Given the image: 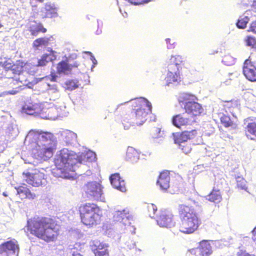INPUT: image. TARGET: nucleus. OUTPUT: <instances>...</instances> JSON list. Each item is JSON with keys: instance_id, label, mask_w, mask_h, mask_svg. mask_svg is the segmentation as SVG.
I'll list each match as a JSON object with an SVG mask.
<instances>
[{"instance_id": "nucleus-1", "label": "nucleus", "mask_w": 256, "mask_h": 256, "mask_svg": "<svg viewBox=\"0 0 256 256\" xmlns=\"http://www.w3.org/2000/svg\"><path fill=\"white\" fill-rule=\"evenodd\" d=\"M60 226L54 216H35L27 220V232L46 242L56 241L60 236Z\"/></svg>"}, {"instance_id": "nucleus-13", "label": "nucleus", "mask_w": 256, "mask_h": 256, "mask_svg": "<svg viewBox=\"0 0 256 256\" xmlns=\"http://www.w3.org/2000/svg\"><path fill=\"white\" fill-rule=\"evenodd\" d=\"M243 74L251 82H256V62L246 60L244 64Z\"/></svg>"}, {"instance_id": "nucleus-28", "label": "nucleus", "mask_w": 256, "mask_h": 256, "mask_svg": "<svg viewBox=\"0 0 256 256\" xmlns=\"http://www.w3.org/2000/svg\"><path fill=\"white\" fill-rule=\"evenodd\" d=\"M221 124L226 128L236 129L238 128V124L230 118V116L226 114H223L220 118Z\"/></svg>"}, {"instance_id": "nucleus-33", "label": "nucleus", "mask_w": 256, "mask_h": 256, "mask_svg": "<svg viewBox=\"0 0 256 256\" xmlns=\"http://www.w3.org/2000/svg\"><path fill=\"white\" fill-rule=\"evenodd\" d=\"M13 62L10 58H3L0 59V66L6 70H10Z\"/></svg>"}, {"instance_id": "nucleus-40", "label": "nucleus", "mask_w": 256, "mask_h": 256, "mask_svg": "<svg viewBox=\"0 0 256 256\" xmlns=\"http://www.w3.org/2000/svg\"><path fill=\"white\" fill-rule=\"evenodd\" d=\"M147 209L150 216H153L157 211V207L152 204H149L147 206Z\"/></svg>"}, {"instance_id": "nucleus-29", "label": "nucleus", "mask_w": 256, "mask_h": 256, "mask_svg": "<svg viewBox=\"0 0 256 256\" xmlns=\"http://www.w3.org/2000/svg\"><path fill=\"white\" fill-rule=\"evenodd\" d=\"M26 66L22 60H16L15 62H12V66L10 70L13 74L20 75L24 71V68Z\"/></svg>"}, {"instance_id": "nucleus-20", "label": "nucleus", "mask_w": 256, "mask_h": 256, "mask_svg": "<svg viewBox=\"0 0 256 256\" xmlns=\"http://www.w3.org/2000/svg\"><path fill=\"white\" fill-rule=\"evenodd\" d=\"M170 172L164 170L161 172L157 180V184L162 190H167L170 188Z\"/></svg>"}, {"instance_id": "nucleus-37", "label": "nucleus", "mask_w": 256, "mask_h": 256, "mask_svg": "<svg viewBox=\"0 0 256 256\" xmlns=\"http://www.w3.org/2000/svg\"><path fill=\"white\" fill-rule=\"evenodd\" d=\"M245 42L246 46L256 48V38L254 36H248L245 39Z\"/></svg>"}, {"instance_id": "nucleus-6", "label": "nucleus", "mask_w": 256, "mask_h": 256, "mask_svg": "<svg viewBox=\"0 0 256 256\" xmlns=\"http://www.w3.org/2000/svg\"><path fill=\"white\" fill-rule=\"evenodd\" d=\"M178 100L186 112L192 117L196 118L204 114V110L202 104L197 102L198 99L195 95L182 93L178 96Z\"/></svg>"}, {"instance_id": "nucleus-8", "label": "nucleus", "mask_w": 256, "mask_h": 256, "mask_svg": "<svg viewBox=\"0 0 256 256\" xmlns=\"http://www.w3.org/2000/svg\"><path fill=\"white\" fill-rule=\"evenodd\" d=\"M42 138L44 141H49V143L44 144V146L38 150V156L44 160H46L52 158L54 151L56 149V140L54 136L48 132H42Z\"/></svg>"}, {"instance_id": "nucleus-7", "label": "nucleus", "mask_w": 256, "mask_h": 256, "mask_svg": "<svg viewBox=\"0 0 256 256\" xmlns=\"http://www.w3.org/2000/svg\"><path fill=\"white\" fill-rule=\"evenodd\" d=\"M103 188L100 182H89L83 186L82 190L88 200L104 202Z\"/></svg>"}, {"instance_id": "nucleus-41", "label": "nucleus", "mask_w": 256, "mask_h": 256, "mask_svg": "<svg viewBox=\"0 0 256 256\" xmlns=\"http://www.w3.org/2000/svg\"><path fill=\"white\" fill-rule=\"evenodd\" d=\"M236 256H256L254 254L248 252L246 250H240L237 252Z\"/></svg>"}, {"instance_id": "nucleus-5", "label": "nucleus", "mask_w": 256, "mask_h": 256, "mask_svg": "<svg viewBox=\"0 0 256 256\" xmlns=\"http://www.w3.org/2000/svg\"><path fill=\"white\" fill-rule=\"evenodd\" d=\"M80 222L88 228L100 224L102 221V214L100 207L93 202L81 204L78 208Z\"/></svg>"}, {"instance_id": "nucleus-9", "label": "nucleus", "mask_w": 256, "mask_h": 256, "mask_svg": "<svg viewBox=\"0 0 256 256\" xmlns=\"http://www.w3.org/2000/svg\"><path fill=\"white\" fill-rule=\"evenodd\" d=\"M23 175L26 178V182L34 187L42 186L46 181L44 174L39 170H36L34 173L24 172Z\"/></svg>"}, {"instance_id": "nucleus-48", "label": "nucleus", "mask_w": 256, "mask_h": 256, "mask_svg": "<svg viewBox=\"0 0 256 256\" xmlns=\"http://www.w3.org/2000/svg\"><path fill=\"white\" fill-rule=\"evenodd\" d=\"M166 44H169V46L168 45V48H174L172 46V44H171V42H170L171 40H170V39L167 38V39H166Z\"/></svg>"}, {"instance_id": "nucleus-25", "label": "nucleus", "mask_w": 256, "mask_h": 256, "mask_svg": "<svg viewBox=\"0 0 256 256\" xmlns=\"http://www.w3.org/2000/svg\"><path fill=\"white\" fill-rule=\"evenodd\" d=\"M190 122L189 118L185 117L184 114H180L174 115L172 118V124L178 128L187 126Z\"/></svg>"}, {"instance_id": "nucleus-32", "label": "nucleus", "mask_w": 256, "mask_h": 256, "mask_svg": "<svg viewBox=\"0 0 256 256\" xmlns=\"http://www.w3.org/2000/svg\"><path fill=\"white\" fill-rule=\"evenodd\" d=\"M36 106L32 104H25L22 108L24 112L28 114H34L36 113Z\"/></svg>"}, {"instance_id": "nucleus-26", "label": "nucleus", "mask_w": 256, "mask_h": 256, "mask_svg": "<svg viewBox=\"0 0 256 256\" xmlns=\"http://www.w3.org/2000/svg\"><path fill=\"white\" fill-rule=\"evenodd\" d=\"M184 62V58L182 56L180 55L172 56L166 65L170 69L176 68L177 70H179L180 66Z\"/></svg>"}, {"instance_id": "nucleus-22", "label": "nucleus", "mask_w": 256, "mask_h": 256, "mask_svg": "<svg viewBox=\"0 0 256 256\" xmlns=\"http://www.w3.org/2000/svg\"><path fill=\"white\" fill-rule=\"evenodd\" d=\"M168 74L165 78V80L168 85L174 82H178L180 80V76L179 70L176 68L170 69L167 66Z\"/></svg>"}, {"instance_id": "nucleus-23", "label": "nucleus", "mask_w": 256, "mask_h": 256, "mask_svg": "<svg viewBox=\"0 0 256 256\" xmlns=\"http://www.w3.org/2000/svg\"><path fill=\"white\" fill-rule=\"evenodd\" d=\"M40 15L42 18H52L57 16L56 9L54 6L46 4L41 9Z\"/></svg>"}, {"instance_id": "nucleus-31", "label": "nucleus", "mask_w": 256, "mask_h": 256, "mask_svg": "<svg viewBox=\"0 0 256 256\" xmlns=\"http://www.w3.org/2000/svg\"><path fill=\"white\" fill-rule=\"evenodd\" d=\"M222 199L220 190L214 188L208 196V200L214 202H219Z\"/></svg>"}, {"instance_id": "nucleus-38", "label": "nucleus", "mask_w": 256, "mask_h": 256, "mask_svg": "<svg viewBox=\"0 0 256 256\" xmlns=\"http://www.w3.org/2000/svg\"><path fill=\"white\" fill-rule=\"evenodd\" d=\"M178 146L181 150L185 154L190 153L192 149L191 144L188 142L181 144H180L178 145Z\"/></svg>"}, {"instance_id": "nucleus-43", "label": "nucleus", "mask_w": 256, "mask_h": 256, "mask_svg": "<svg viewBox=\"0 0 256 256\" xmlns=\"http://www.w3.org/2000/svg\"><path fill=\"white\" fill-rule=\"evenodd\" d=\"M248 31V32H252L254 34H256V20L252 22Z\"/></svg>"}, {"instance_id": "nucleus-19", "label": "nucleus", "mask_w": 256, "mask_h": 256, "mask_svg": "<svg viewBox=\"0 0 256 256\" xmlns=\"http://www.w3.org/2000/svg\"><path fill=\"white\" fill-rule=\"evenodd\" d=\"M110 181L113 187L122 192L126 191L124 180L118 174H114L110 176Z\"/></svg>"}, {"instance_id": "nucleus-18", "label": "nucleus", "mask_w": 256, "mask_h": 256, "mask_svg": "<svg viewBox=\"0 0 256 256\" xmlns=\"http://www.w3.org/2000/svg\"><path fill=\"white\" fill-rule=\"evenodd\" d=\"M91 246L95 256H110L108 244L96 242Z\"/></svg>"}, {"instance_id": "nucleus-49", "label": "nucleus", "mask_w": 256, "mask_h": 256, "mask_svg": "<svg viewBox=\"0 0 256 256\" xmlns=\"http://www.w3.org/2000/svg\"><path fill=\"white\" fill-rule=\"evenodd\" d=\"M252 238L254 240H256V226L252 230Z\"/></svg>"}, {"instance_id": "nucleus-27", "label": "nucleus", "mask_w": 256, "mask_h": 256, "mask_svg": "<svg viewBox=\"0 0 256 256\" xmlns=\"http://www.w3.org/2000/svg\"><path fill=\"white\" fill-rule=\"evenodd\" d=\"M140 155V153L136 149L128 147L126 152V160L131 163H135L138 160Z\"/></svg>"}, {"instance_id": "nucleus-24", "label": "nucleus", "mask_w": 256, "mask_h": 256, "mask_svg": "<svg viewBox=\"0 0 256 256\" xmlns=\"http://www.w3.org/2000/svg\"><path fill=\"white\" fill-rule=\"evenodd\" d=\"M48 51L50 54H44L38 60L37 66H46L49 62H52L56 59V52L52 48H48Z\"/></svg>"}, {"instance_id": "nucleus-51", "label": "nucleus", "mask_w": 256, "mask_h": 256, "mask_svg": "<svg viewBox=\"0 0 256 256\" xmlns=\"http://www.w3.org/2000/svg\"><path fill=\"white\" fill-rule=\"evenodd\" d=\"M52 81H56V76H53L52 79Z\"/></svg>"}, {"instance_id": "nucleus-4", "label": "nucleus", "mask_w": 256, "mask_h": 256, "mask_svg": "<svg viewBox=\"0 0 256 256\" xmlns=\"http://www.w3.org/2000/svg\"><path fill=\"white\" fill-rule=\"evenodd\" d=\"M88 156L82 153L78 155L68 148H62L56 155L54 164L57 170L62 174L73 170V167L77 164L84 162Z\"/></svg>"}, {"instance_id": "nucleus-12", "label": "nucleus", "mask_w": 256, "mask_h": 256, "mask_svg": "<svg viewBox=\"0 0 256 256\" xmlns=\"http://www.w3.org/2000/svg\"><path fill=\"white\" fill-rule=\"evenodd\" d=\"M244 122L246 125L244 128L246 136L248 139L256 141V118L248 117Z\"/></svg>"}, {"instance_id": "nucleus-15", "label": "nucleus", "mask_w": 256, "mask_h": 256, "mask_svg": "<svg viewBox=\"0 0 256 256\" xmlns=\"http://www.w3.org/2000/svg\"><path fill=\"white\" fill-rule=\"evenodd\" d=\"M79 64L75 62L72 64L69 63V59L68 58L58 63L56 66L57 73L60 74H71L72 70L77 68Z\"/></svg>"}, {"instance_id": "nucleus-52", "label": "nucleus", "mask_w": 256, "mask_h": 256, "mask_svg": "<svg viewBox=\"0 0 256 256\" xmlns=\"http://www.w3.org/2000/svg\"><path fill=\"white\" fill-rule=\"evenodd\" d=\"M2 194H3V196H7V194H6L5 192H3Z\"/></svg>"}, {"instance_id": "nucleus-46", "label": "nucleus", "mask_w": 256, "mask_h": 256, "mask_svg": "<svg viewBox=\"0 0 256 256\" xmlns=\"http://www.w3.org/2000/svg\"><path fill=\"white\" fill-rule=\"evenodd\" d=\"M72 256H82L78 252V250L76 248L72 249Z\"/></svg>"}, {"instance_id": "nucleus-10", "label": "nucleus", "mask_w": 256, "mask_h": 256, "mask_svg": "<svg viewBox=\"0 0 256 256\" xmlns=\"http://www.w3.org/2000/svg\"><path fill=\"white\" fill-rule=\"evenodd\" d=\"M158 224L161 227L171 228L174 226L175 221L174 215L166 210L160 212L156 218Z\"/></svg>"}, {"instance_id": "nucleus-11", "label": "nucleus", "mask_w": 256, "mask_h": 256, "mask_svg": "<svg viewBox=\"0 0 256 256\" xmlns=\"http://www.w3.org/2000/svg\"><path fill=\"white\" fill-rule=\"evenodd\" d=\"M18 250V245L14 240H8L0 244V254H4L5 256L17 254Z\"/></svg>"}, {"instance_id": "nucleus-50", "label": "nucleus", "mask_w": 256, "mask_h": 256, "mask_svg": "<svg viewBox=\"0 0 256 256\" xmlns=\"http://www.w3.org/2000/svg\"><path fill=\"white\" fill-rule=\"evenodd\" d=\"M253 6L256 8V0L254 1Z\"/></svg>"}, {"instance_id": "nucleus-45", "label": "nucleus", "mask_w": 256, "mask_h": 256, "mask_svg": "<svg viewBox=\"0 0 256 256\" xmlns=\"http://www.w3.org/2000/svg\"><path fill=\"white\" fill-rule=\"evenodd\" d=\"M161 132V130L160 128H156L153 131V137L154 138H158L162 136L160 134Z\"/></svg>"}, {"instance_id": "nucleus-44", "label": "nucleus", "mask_w": 256, "mask_h": 256, "mask_svg": "<svg viewBox=\"0 0 256 256\" xmlns=\"http://www.w3.org/2000/svg\"><path fill=\"white\" fill-rule=\"evenodd\" d=\"M237 186L238 188L241 190H246L247 188L245 184L244 180H240L237 182Z\"/></svg>"}, {"instance_id": "nucleus-36", "label": "nucleus", "mask_w": 256, "mask_h": 256, "mask_svg": "<svg viewBox=\"0 0 256 256\" xmlns=\"http://www.w3.org/2000/svg\"><path fill=\"white\" fill-rule=\"evenodd\" d=\"M66 88L69 90H73L78 87V81L74 80H67L65 82Z\"/></svg>"}, {"instance_id": "nucleus-39", "label": "nucleus", "mask_w": 256, "mask_h": 256, "mask_svg": "<svg viewBox=\"0 0 256 256\" xmlns=\"http://www.w3.org/2000/svg\"><path fill=\"white\" fill-rule=\"evenodd\" d=\"M234 62V58L229 54L224 55L222 58V62L227 66L232 65Z\"/></svg>"}, {"instance_id": "nucleus-16", "label": "nucleus", "mask_w": 256, "mask_h": 256, "mask_svg": "<svg viewBox=\"0 0 256 256\" xmlns=\"http://www.w3.org/2000/svg\"><path fill=\"white\" fill-rule=\"evenodd\" d=\"M197 250H199L200 256H210L212 253V246L208 240H202L196 248L192 249L190 252L192 254H196Z\"/></svg>"}, {"instance_id": "nucleus-21", "label": "nucleus", "mask_w": 256, "mask_h": 256, "mask_svg": "<svg viewBox=\"0 0 256 256\" xmlns=\"http://www.w3.org/2000/svg\"><path fill=\"white\" fill-rule=\"evenodd\" d=\"M8 87L11 90L6 93L10 94H15L22 89V82L18 79L10 78L8 81Z\"/></svg>"}, {"instance_id": "nucleus-2", "label": "nucleus", "mask_w": 256, "mask_h": 256, "mask_svg": "<svg viewBox=\"0 0 256 256\" xmlns=\"http://www.w3.org/2000/svg\"><path fill=\"white\" fill-rule=\"evenodd\" d=\"M132 111L123 119L122 123L124 129H128L131 126L142 124L146 120L148 114L152 112V104L144 98L135 99L131 102Z\"/></svg>"}, {"instance_id": "nucleus-42", "label": "nucleus", "mask_w": 256, "mask_h": 256, "mask_svg": "<svg viewBox=\"0 0 256 256\" xmlns=\"http://www.w3.org/2000/svg\"><path fill=\"white\" fill-rule=\"evenodd\" d=\"M130 3L134 4V5H139L144 4L145 3H147L149 2L150 0H128Z\"/></svg>"}, {"instance_id": "nucleus-54", "label": "nucleus", "mask_w": 256, "mask_h": 256, "mask_svg": "<svg viewBox=\"0 0 256 256\" xmlns=\"http://www.w3.org/2000/svg\"><path fill=\"white\" fill-rule=\"evenodd\" d=\"M2 26V25L0 24V28Z\"/></svg>"}, {"instance_id": "nucleus-53", "label": "nucleus", "mask_w": 256, "mask_h": 256, "mask_svg": "<svg viewBox=\"0 0 256 256\" xmlns=\"http://www.w3.org/2000/svg\"><path fill=\"white\" fill-rule=\"evenodd\" d=\"M38 1H39L40 2H43L44 0H38Z\"/></svg>"}, {"instance_id": "nucleus-30", "label": "nucleus", "mask_w": 256, "mask_h": 256, "mask_svg": "<svg viewBox=\"0 0 256 256\" xmlns=\"http://www.w3.org/2000/svg\"><path fill=\"white\" fill-rule=\"evenodd\" d=\"M29 31L32 36H36L40 32H47V30L46 28L44 27L42 23L39 22L35 25L31 26L30 27Z\"/></svg>"}, {"instance_id": "nucleus-3", "label": "nucleus", "mask_w": 256, "mask_h": 256, "mask_svg": "<svg viewBox=\"0 0 256 256\" xmlns=\"http://www.w3.org/2000/svg\"><path fill=\"white\" fill-rule=\"evenodd\" d=\"M178 213L180 219L178 228L182 233L192 234L201 224L200 219L192 206L180 204L178 207Z\"/></svg>"}, {"instance_id": "nucleus-34", "label": "nucleus", "mask_w": 256, "mask_h": 256, "mask_svg": "<svg viewBox=\"0 0 256 256\" xmlns=\"http://www.w3.org/2000/svg\"><path fill=\"white\" fill-rule=\"evenodd\" d=\"M250 20V18L248 16L240 17L236 22V26L239 28L244 29L246 27L247 24Z\"/></svg>"}, {"instance_id": "nucleus-47", "label": "nucleus", "mask_w": 256, "mask_h": 256, "mask_svg": "<svg viewBox=\"0 0 256 256\" xmlns=\"http://www.w3.org/2000/svg\"><path fill=\"white\" fill-rule=\"evenodd\" d=\"M234 105H235V104H233V103L232 102H226V104H224V106L226 108H233L234 106Z\"/></svg>"}, {"instance_id": "nucleus-14", "label": "nucleus", "mask_w": 256, "mask_h": 256, "mask_svg": "<svg viewBox=\"0 0 256 256\" xmlns=\"http://www.w3.org/2000/svg\"><path fill=\"white\" fill-rule=\"evenodd\" d=\"M197 135L196 130L190 131L184 130L172 134L174 142L178 145L188 142V140L194 138Z\"/></svg>"}, {"instance_id": "nucleus-35", "label": "nucleus", "mask_w": 256, "mask_h": 256, "mask_svg": "<svg viewBox=\"0 0 256 256\" xmlns=\"http://www.w3.org/2000/svg\"><path fill=\"white\" fill-rule=\"evenodd\" d=\"M50 38H40L36 39L33 42V46L38 48L42 45H47L49 42Z\"/></svg>"}, {"instance_id": "nucleus-17", "label": "nucleus", "mask_w": 256, "mask_h": 256, "mask_svg": "<svg viewBox=\"0 0 256 256\" xmlns=\"http://www.w3.org/2000/svg\"><path fill=\"white\" fill-rule=\"evenodd\" d=\"M16 194L21 200L29 199L33 200L36 198L35 193L30 191L28 186L24 184L15 188Z\"/></svg>"}]
</instances>
